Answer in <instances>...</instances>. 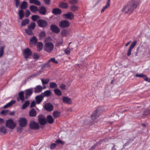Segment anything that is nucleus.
<instances>
[{
  "label": "nucleus",
  "mask_w": 150,
  "mask_h": 150,
  "mask_svg": "<svg viewBox=\"0 0 150 150\" xmlns=\"http://www.w3.org/2000/svg\"><path fill=\"white\" fill-rule=\"evenodd\" d=\"M138 5V2L135 0H131L124 7L122 11L125 13L131 14L136 9Z\"/></svg>",
  "instance_id": "nucleus-1"
},
{
  "label": "nucleus",
  "mask_w": 150,
  "mask_h": 150,
  "mask_svg": "<svg viewBox=\"0 0 150 150\" xmlns=\"http://www.w3.org/2000/svg\"><path fill=\"white\" fill-rule=\"evenodd\" d=\"M16 125V123L12 119H9L6 120V126L7 127L10 129H13L15 128Z\"/></svg>",
  "instance_id": "nucleus-2"
},
{
  "label": "nucleus",
  "mask_w": 150,
  "mask_h": 150,
  "mask_svg": "<svg viewBox=\"0 0 150 150\" xmlns=\"http://www.w3.org/2000/svg\"><path fill=\"white\" fill-rule=\"evenodd\" d=\"M54 47V45L52 43L48 42L45 45L44 49L47 52H50L53 50Z\"/></svg>",
  "instance_id": "nucleus-3"
},
{
  "label": "nucleus",
  "mask_w": 150,
  "mask_h": 150,
  "mask_svg": "<svg viewBox=\"0 0 150 150\" xmlns=\"http://www.w3.org/2000/svg\"><path fill=\"white\" fill-rule=\"evenodd\" d=\"M32 52L31 50L29 48H26L23 50V54L24 57L27 59L31 56Z\"/></svg>",
  "instance_id": "nucleus-4"
},
{
  "label": "nucleus",
  "mask_w": 150,
  "mask_h": 150,
  "mask_svg": "<svg viewBox=\"0 0 150 150\" xmlns=\"http://www.w3.org/2000/svg\"><path fill=\"white\" fill-rule=\"evenodd\" d=\"M70 23L69 21L64 20L61 21L59 23V26L61 28H67L69 25Z\"/></svg>",
  "instance_id": "nucleus-5"
},
{
  "label": "nucleus",
  "mask_w": 150,
  "mask_h": 150,
  "mask_svg": "<svg viewBox=\"0 0 150 150\" xmlns=\"http://www.w3.org/2000/svg\"><path fill=\"white\" fill-rule=\"evenodd\" d=\"M38 121L39 123L41 125H44L47 123V120L46 118L42 115H40L38 116Z\"/></svg>",
  "instance_id": "nucleus-6"
},
{
  "label": "nucleus",
  "mask_w": 150,
  "mask_h": 150,
  "mask_svg": "<svg viewBox=\"0 0 150 150\" xmlns=\"http://www.w3.org/2000/svg\"><path fill=\"white\" fill-rule=\"evenodd\" d=\"M37 23L38 26L42 28L46 27L47 25L46 21L41 19L37 21Z\"/></svg>",
  "instance_id": "nucleus-7"
},
{
  "label": "nucleus",
  "mask_w": 150,
  "mask_h": 150,
  "mask_svg": "<svg viewBox=\"0 0 150 150\" xmlns=\"http://www.w3.org/2000/svg\"><path fill=\"white\" fill-rule=\"evenodd\" d=\"M50 29L52 32L57 34H58L60 31V28L54 24L51 25Z\"/></svg>",
  "instance_id": "nucleus-8"
},
{
  "label": "nucleus",
  "mask_w": 150,
  "mask_h": 150,
  "mask_svg": "<svg viewBox=\"0 0 150 150\" xmlns=\"http://www.w3.org/2000/svg\"><path fill=\"white\" fill-rule=\"evenodd\" d=\"M33 88H31L27 89L24 91L25 93V98L26 99H27L29 97L33 94Z\"/></svg>",
  "instance_id": "nucleus-9"
},
{
  "label": "nucleus",
  "mask_w": 150,
  "mask_h": 150,
  "mask_svg": "<svg viewBox=\"0 0 150 150\" xmlns=\"http://www.w3.org/2000/svg\"><path fill=\"white\" fill-rule=\"evenodd\" d=\"M29 127L31 129H38L39 128L38 124L34 121H32L30 122Z\"/></svg>",
  "instance_id": "nucleus-10"
},
{
  "label": "nucleus",
  "mask_w": 150,
  "mask_h": 150,
  "mask_svg": "<svg viewBox=\"0 0 150 150\" xmlns=\"http://www.w3.org/2000/svg\"><path fill=\"white\" fill-rule=\"evenodd\" d=\"M19 124L20 126L21 127H25L27 124V121L25 118H21L18 121Z\"/></svg>",
  "instance_id": "nucleus-11"
},
{
  "label": "nucleus",
  "mask_w": 150,
  "mask_h": 150,
  "mask_svg": "<svg viewBox=\"0 0 150 150\" xmlns=\"http://www.w3.org/2000/svg\"><path fill=\"white\" fill-rule=\"evenodd\" d=\"M53 105L51 103H47L44 106V108L45 110L48 111H51L53 109Z\"/></svg>",
  "instance_id": "nucleus-12"
},
{
  "label": "nucleus",
  "mask_w": 150,
  "mask_h": 150,
  "mask_svg": "<svg viewBox=\"0 0 150 150\" xmlns=\"http://www.w3.org/2000/svg\"><path fill=\"white\" fill-rule=\"evenodd\" d=\"M100 108L98 107L97 109L94 111L93 113L91 115V119L93 120L97 118L98 117V112L100 110Z\"/></svg>",
  "instance_id": "nucleus-13"
},
{
  "label": "nucleus",
  "mask_w": 150,
  "mask_h": 150,
  "mask_svg": "<svg viewBox=\"0 0 150 150\" xmlns=\"http://www.w3.org/2000/svg\"><path fill=\"white\" fill-rule=\"evenodd\" d=\"M63 16H65L67 19L72 20L74 18V15L72 13L69 12L67 13L64 14Z\"/></svg>",
  "instance_id": "nucleus-14"
},
{
  "label": "nucleus",
  "mask_w": 150,
  "mask_h": 150,
  "mask_svg": "<svg viewBox=\"0 0 150 150\" xmlns=\"http://www.w3.org/2000/svg\"><path fill=\"white\" fill-rule=\"evenodd\" d=\"M38 11L40 14L43 15H45L46 14L47 10L45 6H42L39 7Z\"/></svg>",
  "instance_id": "nucleus-15"
},
{
  "label": "nucleus",
  "mask_w": 150,
  "mask_h": 150,
  "mask_svg": "<svg viewBox=\"0 0 150 150\" xmlns=\"http://www.w3.org/2000/svg\"><path fill=\"white\" fill-rule=\"evenodd\" d=\"M34 89V93H39L42 91L43 88L41 86L37 85L36 86Z\"/></svg>",
  "instance_id": "nucleus-16"
},
{
  "label": "nucleus",
  "mask_w": 150,
  "mask_h": 150,
  "mask_svg": "<svg viewBox=\"0 0 150 150\" xmlns=\"http://www.w3.org/2000/svg\"><path fill=\"white\" fill-rule=\"evenodd\" d=\"M19 98H17V100L19 101L20 100L23 102L25 100V97L24 96V92L23 91L20 92L18 94Z\"/></svg>",
  "instance_id": "nucleus-17"
},
{
  "label": "nucleus",
  "mask_w": 150,
  "mask_h": 150,
  "mask_svg": "<svg viewBox=\"0 0 150 150\" xmlns=\"http://www.w3.org/2000/svg\"><path fill=\"white\" fill-rule=\"evenodd\" d=\"M38 41V40L36 37L34 36L31 38L30 40V45H36Z\"/></svg>",
  "instance_id": "nucleus-18"
},
{
  "label": "nucleus",
  "mask_w": 150,
  "mask_h": 150,
  "mask_svg": "<svg viewBox=\"0 0 150 150\" xmlns=\"http://www.w3.org/2000/svg\"><path fill=\"white\" fill-rule=\"evenodd\" d=\"M43 97L41 94L35 97V100L36 101V103L38 104H40L42 100Z\"/></svg>",
  "instance_id": "nucleus-19"
},
{
  "label": "nucleus",
  "mask_w": 150,
  "mask_h": 150,
  "mask_svg": "<svg viewBox=\"0 0 150 150\" xmlns=\"http://www.w3.org/2000/svg\"><path fill=\"white\" fill-rule=\"evenodd\" d=\"M63 101L64 103L68 104H71V99L67 97L64 96L63 98Z\"/></svg>",
  "instance_id": "nucleus-20"
},
{
  "label": "nucleus",
  "mask_w": 150,
  "mask_h": 150,
  "mask_svg": "<svg viewBox=\"0 0 150 150\" xmlns=\"http://www.w3.org/2000/svg\"><path fill=\"white\" fill-rule=\"evenodd\" d=\"M52 13L56 15L60 14L62 13V11L58 8H54L52 10Z\"/></svg>",
  "instance_id": "nucleus-21"
},
{
  "label": "nucleus",
  "mask_w": 150,
  "mask_h": 150,
  "mask_svg": "<svg viewBox=\"0 0 150 150\" xmlns=\"http://www.w3.org/2000/svg\"><path fill=\"white\" fill-rule=\"evenodd\" d=\"M30 8L31 11L33 13H35L38 10V7L34 5L30 6Z\"/></svg>",
  "instance_id": "nucleus-22"
},
{
  "label": "nucleus",
  "mask_w": 150,
  "mask_h": 150,
  "mask_svg": "<svg viewBox=\"0 0 150 150\" xmlns=\"http://www.w3.org/2000/svg\"><path fill=\"white\" fill-rule=\"evenodd\" d=\"M52 92L50 90H47L44 92V93H42L41 94L43 96V97L49 96L51 95Z\"/></svg>",
  "instance_id": "nucleus-23"
},
{
  "label": "nucleus",
  "mask_w": 150,
  "mask_h": 150,
  "mask_svg": "<svg viewBox=\"0 0 150 150\" xmlns=\"http://www.w3.org/2000/svg\"><path fill=\"white\" fill-rule=\"evenodd\" d=\"M37 113L34 108L32 109L29 112V115L31 117H35L36 116Z\"/></svg>",
  "instance_id": "nucleus-24"
},
{
  "label": "nucleus",
  "mask_w": 150,
  "mask_h": 150,
  "mask_svg": "<svg viewBox=\"0 0 150 150\" xmlns=\"http://www.w3.org/2000/svg\"><path fill=\"white\" fill-rule=\"evenodd\" d=\"M16 103V101L14 100H12L9 102L7 103L6 105H4L3 108H7L11 106L13 104H14Z\"/></svg>",
  "instance_id": "nucleus-25"
},
{
  "label": "nucleus",
  "mask_w": 150,
  "mask_h": 150,
  "mask_svg": "<svg viewBox=\"0 0 150 150\" xmlns=\"http://www.w3.org/2000/svg\"><path fill=\"white\" fill-rule=\"evenodd\" d=\"M46 120L50 124H52L54 122V119L51 115H48L47 116Z\"/></svg>",
  "instance_id": "nucleus-26"
},
{
  "label": "nucleus",
  "mask_w": 150,
  "mask_h": 150,
  "mask_svg": "<svg viewBox=\"0 0 150 150\" xmlns=\"http://www.w3.org/2000/svg\"><path fill=\"white\" fill-rule=\"evenodd\" d=\"M28 4L27 2L23 1V2L20 6L21 9H26L28 7Z\"/></svg>",
  "instance_id": "nucleus-27"
},
{
  "label": "nucleus",
  "mask_w": 150,
  "mask_h": 150,
  "mask_svg": "<svg viewBox=\"0 0 150 150\" xmlns=\"http://www.w3.org/2000/svg\"><path fill=\"white\" fill-rule=\"evenodd\" d=\"M43 44L41 42H39L37 45V51L38 52L41 51L42 48Z\"/></svg>",
  "instance_id": "nucleus-28"
},
{
  "label": "nucleus",
  "mask_w": 150,
  "mask_h": 150,
  "mask_svg": "<svg viewBox=\"0 0 150 150\" xmlns=\"http://www.w3.org/2000/svg\"><path fill=\"white\" fill-rule=\"evenodd\" d=\"M30 3L37 6H40L41 5L40 2L38 0H30Z\"/></svg>",
  "instance_id": "nucleus-29"
},
{
  "label": "nucleus",
  "mask_w": 150,
  "mask_h": 150,
  "mask_svg": "<svg viewBox=\"0 0 150 150\" xmlns=\"http://www.w3.org/2000/svg\"><path fill=\"white\" fill-rule=\"evenodd\" d=\"M30 20L28 18L25 19L22 21L21 23L22 26H25L29 23Z\"/></svg>",
  "instance_id": "nucleus-30"
},
{
  "label": "nucleus",
  "mask_w": 150,
  "mask_h": 150,
  "mask_svg": "<svg viewBox=\"0 0 150 150\" xmlns=\"http://www.w3.org/2000/svg\"><path fill=\"white\" fill-rule=\"evenodd\" d=\"M46 36V34L45 31H42L39 34V37L40 39H44Z\"/></svg>",
  "instance_id": "nucleus-31"
},
{
  "label": "nucleus",
  "mask_w": 150,
  "mask_h": 150,
  "mask_svg": "<svg viewBox=\"0 0 150 150\" xmlns=\"http://www.w3.org/2000/svg\"><path fill=\"white\" fill-rule=\"evenodd\" d=\"M54 92L55 94L58 96H61L62 94L61 91L58 89H55L54 90Z\"/></svg>",
  "instance_id": "nucleus-32"
},
{
  "label": "nucleus",
  "mask_w": 150,
  "mask_h": 150,
  "mask_svg": "<svg viewBox=\"0 0 150 150\" xmlns=\"http://www.w3.org/2000/svg\"><path fill=\"white\" fill-rule=\"evenodd\" d=\"M50 87L51 88H57V85L55 83L50 82Z\"/></svg>",
  "instance_id": "nucleus-33"
},
{
  "label": "nucleus",
  "mask_w": 150,
  "mask_h": 150,
  "mask_svg": "<svg viewBox=\"0 0 150 150\" xmlns=\"http://www.w3.org/2000/svg\"><path fill=\"white\" fill-rule=\"evenodd\" d=\"M30 104V101L29 100H27L25 102L22 106V109H24L26 108L27 107H28L29 106Z\"/></svg>",
  "instance_id": "nucleus-34"
},
{
  "label": "nucleus",
  "mask_w": 150,
  "mask_h": 150,
  "mask_svg": "<svg viewBox=\"0 0 150 150\" xmlns=\"http://www.w3.org/2000/svg\"><path fill=\"white\" fill-rule=\"evenodd\" d=\"M78 7L74 5H71L70 7V10L73 12L78 10Z\"/></svg>",
  "instance_id": "nucleus-35"
},
{
  "label": "nucleus",
  "mask_w": 150,
  "mask_h": 150,
  "mask_svg": "<svg viewBox=\"0 0 150 150\" xmlns=\"http://www.w3.org/2000/svg\"><path fill=\"white\" fill-rule=\"evenodd\" d=\"M59 6L62 8H66L68 7V5L66 3L61 2L59 4Z\"/></svg>",
  "instance_id": "nucleus-36"
},
{
  "label": "nucleus",
  "mask_w": 150,
  "mask_h": 150,
  "mask_svg": "<svg viewBox=\"0 0 150 150\" xmlns=\"http://www.w3.org/2000/svg\"><path fill=\"white\" fill-rule=\"evenodd\" d=\"M18 15L19 16V18L20 19H22L24 17V12L22 10H20L19 11Z\"/></svg>",
  "instance_id": "nucleus-37"
},
{
  "label": "nucleus",
  "mask_w": 150,
  "mask_h": 150,
  "mask_svg": "<svg viewBox=\"0 0 150 150\" xmlns=\"http://www.w3.org/2000/svg\"><path fill=\"white\" fill-rule=\"evenodd\" d=\"M60 114V112L55 111H54L53 112V116L54 118H57L59 116Z\"/></svg>",
  "instance_id": "nucleus-38"
},
{
  "label": "nucleus",
  "mask_w": 150,
  "mask_h": 150,
  "mask_svg": "<svg viewBox=\"0 0 150 150\" xmlns=\"http://www.w3.org/2000/svg\"><path fill=\"white\" fill-rule=\"evenodd\" d=\"M25 33L29 35H32L33 34L32 30L28 28V29H25Z\"/></svg>",
  "instance_id": "nucleus-39"
},
{
  "label": "nucleus",
  "mask_w": 150,
  "mask_h": 150,
  "mask_svg": "<svg viewBox=\"0 0 150 150\" xmlns=\"http://www.w3.org/2000/svg\"><path fill=\"white\" fill-rule=\"evenodd\" d=\"M35 26V23L33 22L30 24V25L28 26V28L32 30H33Z\"/></svg>",
  "instance_id": "nucleus-40"
},
{
  "label": "nucleus",
  "mask_w": 150,
  "mask_h": 150,
  "mask_svg": "<svg viewBox=\"0 0 150 150\" xmlns=\"http://www.w3.org/2000/svg\"><path fill=\"white\" fill-rule=\"evenodd\" d=\"M41 80L43 86L44 85H46L50 81V79H42Z\"/></svg>",
  "instance_id": "nucleus-41"
},
{
  "label": "nucleus",
  "mask_w": 150,
  "mask_h": 150,
  "mask_svg": "<svg viewBox=\"0 0 150 150\" xmlns=\"http://www.w3.org/2000/svg\"><path fill=\"white\" fill-rule=\"evenodd\" d=\"M0 132H3L4 134L6 133V129L5 127L3 126L0 128Z\"/></svg>",
  "instance_id": "nucleus-42"
},
{
  "label": "nucleus",
  "mask_w": 150,
  "mask_h": 150,
  "mask_svg": "<svg viewBox=\"0 0 150 150\" xmlns=\"http://www.w3.org/2000/svg\"><path fill=\"white\" fill-rule=\"evenodd\" d=\"M137 43V41L136 40H134L129 48L132 49H133L136 45Z\"/></svg>",
  "instance_id": "nucleus-43"
},
{
  "label": "nucleus",
  "mask_w": 150,
  "mask_h": 150,
  "mask_svg": "<svg viewBox=\"0 0 150 150\" xmlns=\"http://www.w3.org/2000/svg\"><path fill=\"white\" fill-rule=\"evenodd\" d=\"M40 18V16L37 15H33L32 17V19L34 21H36L37 19L39 18Z\"/></svg>",
  "instance_id": "nucleus-44"
},
{
  "label": "nucleus",
  "mask_w": 150,
  "mask_h": 150,
  "mask_svg": "<svg viewBox=\"0 0 150 150\" xmlns=\"http://www.w3.org/2000/svg\"><path fill=\"white\" fill-rule=\"evenodd\" d=\"M4 46H2L0 47V57H1L4 54Z\"/></svg>",
  "instance_id": "nucleus-45"
},
{
  "label": "nucleus",
  "mask_w": 150,
  "mask_h": 150,
  "mask_svg": "<svg viewBox=\"0 0 150 150\" xmlns=\"http://www.w3.org/2000/svg\"><path fill=\"white\" fill-rule=\"evenodd\" d=\"M50 61L52 62L53 63L55 64H57L58 63V62L54 58H50L48 61L49 62Z\"/></svg>",
  "instance_id": "nucleus-46"
},
{
  "label": "nucleus",
  "mask_w": 150,
  "mask_h": 150,
  "mask_svg": "<svg viewBox=\"0 0 150 150\" xmlns=\"http://www.w3.org/2000/svg\"><path fill=\"white\" fill-rule=\"evenodd\" d=\"M31 13L30 11L28 10H26L25 11V16L26 17H28L30 14Z\"/></svg>",
  "instance_id": "nucleus-47"
},
{
  "label": "nucleus",
  "mask_w": 150,
  "mask_h": 150,
  "mask_svg": "<svg viewBox=\"0 0 150 150\" xmlns=\"http://www.w3.org/2000/svg\"><path fill=\"white\" fill-rule=\"evenodd\" d=\"M150 114V110H146L143 113V115H147Z\"/></svg>",
  "instance_id": "nucleus-48"
},
{
  "label": "nucleus",
  "mask_w": 150,
  "mask_h": 150,
  "mask_svg": "<svg viewBox=\"0 0 150 150\" xmlns=\"http://www.w3.org/2000/svg\"><path fill=\"white\" fill-rule=\"evenodd\" d=\"M67 34V31L66 30H63L61 32L62 36L64 37L66 36Z\"/></svg>",
  "instance_id": "nucleus-49"
},
{
  "label": "nucleus",
  "mask_w": 150,
  "mask_h": 150,
  "mask_svg": "<svg viewBox=\"0 0 150 150\" xmlns=\"http://www.w3.org/2000/svg\"><path fill=\"white\" fill-rule=\"evenodd\" d=\"M56 143L59 144H64V143L61 140H57L55 141Z\"/></svg>",
  "instance_id": "nucleus-50"
},
{
  "label": "nucleus",
  "mask_w": 150,
  "mask_h": 150,
  "mask_svg": "<svg viewBox=\"0 0 150 150\" xmlns=\"http://www.w3.org/2000/svg\"><path fill=\"white\" fill-rule=\"evenodd\" d=\"M33 57L34 59H38L39 57V55L36 53L33 54Z\"/></svg>",
  "instance_id": "nucleus-51"
},
{
  "label": "nucleus",
  "mask_w": 150,
  "mask_h": 150,
  "mask_svg": "<svg viewBox=\"0 0 150 150\" xmlns=\"http://www.w3.org/2000/svg\"><path fill=\"white\" fill-rule=\"evenodd\" d=\"M45 4L47 5L50 4V0H43Z\"/></svg>",
  "instance_id": "nucleus-52"
},
{
  "label": "nucleus",
  "mask_w": 150,
  "mask_h": 150,
  "mask_svg": "<svg viewBox=\"0 0 150 150\" xmlns=\"http://www.w3.org/2000/svg\"><path fill=\"white\" fill-rule=\"evenodd\" d=\"M65 53L67 54H69L70 53V50L69 48H67L64 50Z\"/></svg>",
  "instance_id": "nucleus-53"
},
{
  "label": "nucleus",
  "mask_w": 150,
  "mask_h": 150,
  "mask_svg": "<svg viewBox=\"0 0 150 150\" xmlns=\"http://www.w3.org/2000/svg\"><path fill=\"white\" fill-rule=\"evenodd\" d=\"M36 103L35 101H33L31 103L30 107V108H32V107H35L36 105Z\"/></svg>",
  "instance_id": "nucleus-54"
},
{
  "label": "nucleus",
  "mask_w": 150,
  "mask_h": 150,
  "mask_svg": "<svg viewBox=\"0 0 150 150\" xmlns=\"http://www.w3.org/2000/svg\"><path fill=\"white\" fill-rule=\"evenodd\" d=\"M60 87L61 89L63 90L65 89L66 88V85L64 84H61L60 86Z\"/></svg>",
  "instance_id": "nucleus-55"
},
{
  "label": "nucleus",
  "mask_w": 150,
  "mask_h": 150,
  "mask_svg": "<svg viewBox=\"0 0 150 150\" xmlns=\"http://www.w3.org/2000/svg\"><path fill=\"white\" fill-rule=\"evenodd\" d=\"M56 146V145L55 143H52L51 145L50 148L51 149H53L55 148Z\"/></svg>",
  "instance_id": "nucleus-56"
},
{
  "label": "nucleus",
  "mask_w": 150,
  "mask_h": 150,
  "mask_svg": "<svg viewBox=\"0 0 150 150\" xmlns=\"http://www.w3.org/2000/svg\"><path fill=\"white\" fill-rule=\"evenodd\" d=\"M132 50V49L129 48L127 53V55L128 56H129L131 55Z\"/></svg>",
  "instance_id": "nucleus-57"
},
{
  "label": "nucleus",
  "mask_w": 150,
  "mask_h": 150,
  "mask_svg": "<svg viewBox=\"0 0 150 150\" xmlns=\"http://www.w3.org/2000/svg\"><path fill=\"white\" fill-rule=\"evenodd\" d=\"M142 78L144 79L145 81H147L148 78L146 75L144 74V75Z\"/></svg>",
  "instance_id": "nucleus-58"
},
{
  "label": "nucleus",
  "mask_w": 150,
  "mask_h": 150,
  "mask_svg": "<svg viewBox=\"0 0 150 150\" xmlns=\"http://www.w3.org/2000/svg\"><path fill=\"white\" fill-rule=\"evenodd\" d=\"M144 74H136V76L137 77H142L143 76Z\"/></svg>",
  "instance_id": "nucleus-59"
},
{
  "label": "nucleus",
  "mask_w": 150,
  "mask_h": 150,
  "mask_svg": "<svg viewBox=\"0 0 150 150\" xmlns=\"http://www.w3.org/2000/svg\"><path fill=\"white\" fill-rule=\"evenodd\" d=\"M70 2L72 4H75L77 3V0H71Z\"/></svg>",
  "instance_id": "nucleus-60"
},
{
  "label": "nucleus",
  "mask_w": 150,
  "mask_h": 150,
  "mask_svg": "<svg viewBox=\"0 0 150 150\" xmlns=\"http://www.w3.org/2000/svg\"><path fill=\"white\" fill-rule=\"evenodd\" d=\"M96 144H94L92 146L91 149H90L89 150H94L96 148Z\"/></svg>",
  "instance_id": "nucleus-61"
},
{
  "label": "nucleus",
  "mask_w": 150,
  "mask_h": 150,
  "mask_svg": "<svg viewBox=\"0 0 150 150\" xmlns=\"http://www.w3.org/2000/svg\"><path fill=\"white\" fill-rule=\"evenodd\" d=\"M37 76V74H34L30 76V77L33 78Z\"/></svg>",
  "instance_id": "nucleus-62"
},
{
  "label": "nucleus",
  "mask_w": 150,
  "mask_h": 150,
  "mask_svg": "<svg viewBox=\"0 0 150 150\" xmlns=\"http://www.w3.org/2000/svg\"><path fill=\"white\" fill-rule=\"evenodd\" d=\"M7 111L6 110H3L1 112V114H5L7 113Z\"/></svg>",
  "instance_id": "nucleus-63"
},
{
  "label": "nucleus",
  "mask_w": 150,
  "mask_h": 150,
  "mask_svg": "<svg viewBox=\"0 0 150 150\" xmlns=\"http://www.w3.org/2000/svg\"><path fill=\"white\" fill-rule=\"evenodd\" d=\"M110 6V4L107 3L106 4L104 7L106 9L108 7H109Z\"/></svg>",
  "instance_id": "nucleus-64"
}]
</instances>
